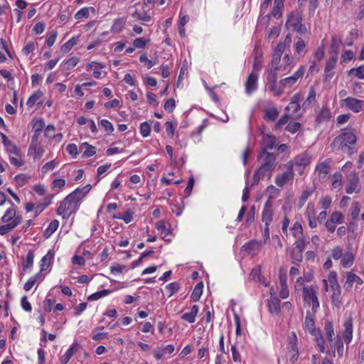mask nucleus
Instances as JSON below:
<instances>
[{
	"label": "nucleus",
	"mask_w": 364,
	"mask_h": 364,
	"mask_svg": "<svg viewBox=\"0 0 364 364\" xmlns=\"http://www.w3.org/2000/svg\"><path fill=\"white\" fill-rule=\"evenodd\" d=\"M276 154L269 153L265 149L260 150L257 156V161L259 162L260 166L253 176V182L251 186H257L260 180L266 176L268 179L271 178L272 172L276 168Z\"/></svg>",
	"instance_id": "obj_1"
},
{
	"label": "nucleus",
	"mask_w": 364,
	"mask_h": 364,
	"mask_svg": "<svg viewBox=\"0 0 364 364\" xmlns=\"http://www.w3.org/2000/svg\"><path fill=\"white\" fill-rule=\"evenodd\" d=\"M357 136L353 132H343L337 136L331 144V147L335 150H341L347 153L350 156L357 151L355 145Z\"/></svg>",
	"instance_id": "obj_2"
},
{
	"label": "nucleus",
	"mask_w": 364,
	"mask_h": 364,
	"mask_svg": "<svg viewBox=\"0 0 364 364\" xmlns=\"http://www.w3.org/2000/svg\"><path fill=\"white\" fill-rule=\"evenodd\" d=\"M285 26L300 35L305 34L307 31L306 26L303 23L301 14L299 11H292L288 15Z\"/></svg>",
	"instance_id": "obj_3"
},
{
	"label": "nucleus",
	"mask_w": 364,
	"mask_h": 364,
	"mask_svg": "<svg viewBox=\"0 0 364 364\" xmlns=\"http://www.w3.org/2000/svg\"><path fill=\"white\" fill-rule=\"evenodd\" d=\"M73 194H69L65 199L60 202L58 208L57 209V214L62 215L63 218H68L70 214L75 211L77 204L73 199Z\"/></svg>",
	"instance_id": "obj_4"
},
{
	"label": "nucleus",
	"mask_w": 364,
	"mask_h": 364,
	"mask_svg": "<svg viewBox=\"0 0 364 364\" xmlns=\"http://www.w3.org/2000/svg\"><path fill=\"white\" fill-rule=\"evenodd\" d=\"M317 287H310L303 288L304 300L306 303L311 304L312 311L315 313L319 307V302L317 298Z\"/></svg>",
	"instance_id": "obj_5"
},
{
	"label": "nucleus",
	"mask_w": 364,
	"mask_h": 364,
	"mask_svg": "<svg viewBox=\"0 0 364 364\" xmlns=\"http://www.w3.org/2000/svg\"><path fill=\"white\" fill-rule=\"evenodd\" d=\"M285 166L287 167V171L282 174L277 175L275 178V183L279 187L284 186L287 181L293 179L294 176L293 163L289 161Z\"/></svg>",
	"instance_id": "obj_6"
},
{
	"label": "nucleus",
	"mask_w": 364,
	"mask_h": 364,
	"mask_svg": "<svg viewBox=\"0 0 364 364\" xmlns=\"http://www.w3.org/2000/svg\"><path fill=\"white\" fill-rule=\"evenodd\" d=\"M348 185L346 188V192L351 194L353 192L358 193L360 191L359 185V177L356 172H351L347 176Z\"/></svg>",
	"instance_id": "obj_7"
},
{
	"label": "nucleus",
	"mask_w": 364,
	"mask_h": 364,
	"mask_svg": "<svg viewBox=\"0 0 364 364\" xmlns=\"http://www.w3.org/2000/svg\"><path fill=\"white\" fill-rule=\"evenodd\" d=\"M272 199L273 196H269L262 213V220L265 225H270L272 221L274 215Z\"/></svg>",
	"instance_id": "obj_8"
},
{
	"label": "nucleus",
	"mask_w": 364,
	"mask_h": 364,
	"mask_svg": "<svg viewBox=\"0 0 364 364\" xmlns=\"http://www.w3.org/2000/svg\"><path fill=\"white\" fill-rule=\"evenodd\" d=\"M304 67L301 66L300 68L291 76L286 77L280 81L282 87H291L296 83L298 79L301 77L304 73Z\"/></svg>",
	"instance_id": "obj_9"
},
{
	"label": "nucleus",
	"mask_w": 364,
	"mask_h": 364,
	"mask_svg": "<svg viewBox=\"0 0 364 364\" xmlns=\"http://www.w3.org/2000/svg\"><path fill=\"white\" fill-rule=\"evenodd\" d=\"M346 106L354 112H360L364 107V101L353 97H347L344 100Z\"/></svg>",
	"instance_id": "obj_10"
},
{
	"label": "nucleus",
	"mask_w": 364,
	"mask_h": 364,
	"mask_svg": "<svg viewBox=\"0 0 364 364\" xmlns=\"http://www.w3.org/2000/svg\"><path fill=\"white\" fill-rule=\"evenodd\" d=\"M353 283H356L357 284H363V279L353 272H347L346 273V281L344 284L343 287L346 291H350L353 285Z\"/></svg>",
	"instance_id": "obj_11"
},
{
	"label": "nucleus",
	"mask_w": 364,
	"mask_h": 364,
	"mask_svg": "<svg viewBox=\"0 0 364 364\" xmlns=\"http://www.w3.org/2000/svg\"><path fill=\"white\" fill-rule=\"evenodd\" d=\"M332 160L326 159L323 162L318 164L316 167V171L318 173L320 178H325L330 172Z\"/></svg>",
	"instance_id": "obj_12"
},
{
	"label": "nucleus",
	"mask_w": 364,
	"mask_h": 364,
	"mask_svg": "<svg viewBox=\"0 0 364 364\" xmlns=\"http://www.w3.org/2000/svg\"><path fill=\"white\" fill-rule=\"evenodd\" d=\"M9 203L11 204V207L6 210L5 214L1 218L4 223L15 220L18 217H21L16 215L17 207L11 200H9Z\"/></svg>",
	"instance_id": "obj_13"
},
{
	"label": "nucleus",
	"mask_w": 364,
	"mask_h": 364,
	"mask_svg": "<svg viewBox=\"0 0 364 364\" xmlns=\"http://www.w3.org/2000/svg\"><path fill=\"white\" fill-rule=\"evenodd\" d=\"M257 74L252 73L247 80L245 83V91L248 95H250L257 88Z\"/></svg>",
	"instance_id": "obj_14"
},
{
	"label": "nucleus",
	"mask_w": 364,
	"mask_h": 364,
	"mask_svg": "<svg viewBox=\"0 0 364 364\" xmlns=\"http://www.w3.org/2000/svg\"><path fill=\"white\" fill-rule=\"evenodd\" d=\"M0 135L2 139V142L6 149V151L16 156H20V150L11 141L8 139L6 134L1 133Z\"/></svg>",
	"instance_id": "obj_15"
},
{
	"label": "nucleus",
	"mask_w": 364,
	"mask_h": 364,
	"mask_svg": "<svg viewBox=\"0 0 364 364\" xmlns=\"http://www.w3.org/2000/svg\"><path fill=\"white\" fill-rule=\"evenodd\" d=\"M284 49V43H278L275 47L271 61L272 65L278 66Z\"/></svg>",
	"instance_id": "obj_16"
},
{
	"label": "nucleus",
	"mask_w": 364,
	"mask_h": 364,
	"mask_svg": "<svg viewBox=\"0 0 364 364\" xmlns=\"http://www.w3.org/2000/svg\"><path fill=\"white\" fill-rule=\"evenodd\" d=\"M331 349L333 350V356H335V350H337V354L339 358L343 355V341L341 336H337L335 341L330 343Z\"/></svg>",
	"instance_id": "obj_17"
},
{
	"label": "nucleus",
	"mask_w": 364,
	"mask_h": 364,
	"mask_svg": "<svg viewBox=\"0 0 364 364\" xmlns=\"http://www.w3.org/2000/svg\"><path fill=\"white\" fill-rule=\"evenodd\" d=\"M276 144V138L275 136L269 134H263L262 140L261 142L262 148L261 149H272L274 147Z\"/></svg>",
	"instance_id": "obj_18"
},
{
	"label": "nucleus",
	"mask_w": 364,
	"mask_h": 364,
	"mask_svg": "<svg viewBox=\"0 0 364 364\" xmlns=\"http://www.w3.org/2000/svg\"><path fill=\"white\" fill-rule=\"evenodd\" d=\"M22 221L21 217H18L15 220H12L11 223L0 225V235H3L10 232L14 228L19 225Z\"/></svg>",
	"instance_id": "obj_19"
},
{
	"label": "nucleus",
	"mask_w": 364,
	"mask_h": 364,
	"mask_svg": "<svg viewBox=\"0 0 364 364\" xmlns=\"http://www.w3.org/2000/svg\"><path fill=\"white\" fill-rule=\"evenodd\" d=\"M311 156L307 154L306 153H303L301 154L298 155L294 160V161H291L293 163V165H296L298 166H308L311 162Z\"/></svg>",
	"instance_id": "obj_20"
},
{
	"label": "nucleus",
	"mask_w": 364,
	"mask_h": 364,
	"mask_svg": "<svg viewBox=\"0 0 364 364\" xmlns=\"http://www.w3.org/2000/svg\"><path fill=\"white\" fill-rule=\"evenodd\" d=\"M344 336L346 341L348 343H350L353 338V319L351 317H349L345 322H344Z\"/></svg>",
	"instance_id": "obj_21"
},
{
	"label": "nucleus",
	"mask_w": 364,
	"mask_h": 364,
	"mask_svg": "<svg viewBox=\"0 0 364 364\" xmlns=\"http://www.w3.org/2000/svg\"><path fill=\"white\" fill-rule=\"evenodd\" d=\"M198 312V306L193 305L191 308V312L185 313L181 316V319L188 321L190 323H193L196 321V317Z\"/></svg>",
	"instance_id": "obj_22"
},
{
	"label": "nucleus",
	"mask_w": 364,
	"mask_h": 364,
	"mask_svg": "<svg viewBox=\"0 0 364 364\" xmlns=\"http://www.w3.org/2000/svg\"><path fill=\"white\" fill-rule=\"evenodd\" d=\"M284 0H274V7L272 11V15L276 18H279L282 16V9L284 8Z\"/></svg>",
	"instance_id": "obj_23"
},
{
	"label": "nucleus",
	"mask_w": 364,
	"mask_h": 364,
	"mask_svg": "<svg viewBox=\"0 0 364 364\" xmlns=\"http://www.w3.org/2000/svg\"><path fill=\"white\" fill-rule=\"evenodd\" d=\"M53 257L54 253L51 250H49L48 253L42 257L41 260V272H43L49 267Z\"/></svg>",
	"instance_id": "obj_24"
},
{
	"label": "nucleus",
	"mask_w": 364,
	"mask_h": 364,
	"mask_svg": "<svg viewBox=\"0 0 364 364\" xmlns=\"http://www.w3.org/2000/svg\"><path fill=\"white\" fill-rule=\"evenodd\" d=\"M269 310L273 314H279L280 313V300L277 297L271 298L268 303Z\"/></svg>",
	"instance_id": "obj_25"
},
{
	"label": "nucleus",
	"mask_w": 364,
	"mask_h": 364,
	"mask_svg": "<svg viewBox=\"0 0 364 364\" xmlns=\"http://www.w3.org/2000/svg\"><path fill=\"white\" fill-rule=\"evenodd\" d=\"M79 345L76 343H74L73 346L66 351L65 355L60 358V364H67L73 354L77 351V347Z\"/></svg>",
	"instance_id": "obj_26"
},
{
	"label": "nucleus",
	"mask_w": 364,
	"mask_h": 364,
	"mask_svg": "<svg viewBox=\"0 0 364 364\" xmlns=\"http://www.w3.org/2000/svg\"><path fill=\"white\" fill-rule=\"evenodd\" d=\"M242 249L249 253L255 254L260 249V243L255 240H252L243 245Z\"/></svg>",
	"instance_id": "obj_27"
},
{
	"label": "nucleus",
	"mask_w": 364,
	"mask_h": 364,
	"mask_svg": "<svg viewBox=\"0 0 364 364\" xmlns=\"http://www.w3.org/2000/svg\"><path fill=\"white\" fill-rule=\"evenodd\" d=\"M279 116V111L276 107H271L265 109L264 119L266 121L274 122Z\"/></svg>",
	"instance_id": "obj_28"
},
{
	"label": "nucleus",
	"mask_w": 364,
	"mask_h": 364,
	"mask_svg": "<svg viewBox=\"0 0 364 364\" xmlns=\"http://www.w3.org/2000/svg\"><path fill=\"white\" fill-rule=\"evenodd\" d=\"M331 117L330 110L327 108H322L316 117L317 124H321L323 122H328Z\"/></svg>",
	"instance_id": "obj_29"
},
{
	"label": "nucleus",
	"mask_w": 364,
	"mask_h": 364,
	"mask_svg": "<svg viewBox=\"0 0 364 364\" xmlns=\"http://www.w3.org/2000/svg\"><path fill=\"white\" fill-rule=\"evenodd\" d=\"M59 226V222L58 220H53L48 227L43 232V236L45 238H49L53 233H54Z\"/></svg>",
	"instance_id": "obj_30"
},
{
	"label": "nucleus",
	"mask_w": 364,
	"mask_h": 364,
	"mask_svg": "<svg viewBox=\"0 0 364 364\" xmlns=\"http://www.w3.org/2000/svg\"><path fill=\"white\" fill-rule=\"evenodd\" d=\"M126 21V17L117 18L111 28V31L114 33H119L122 30Z\"/></svg>",
	"instance_id": "obj_31"
},
{
	"label": "nucleus",
	"mask_w": 364,
	"mask_h": 364,
	"mask_svg": "<svg viewBox=\"0 0 364 364\" xmlns=\"http://www.w3.org/2000/svg\"><path fill=\"white\" fill-rule=\"evenodd\" d=\"M279 282L281 284L280 296L282 299H286L289 296V290L287 285V277L286 276L279 275Z\"/></svg>",
	"instance_id": "obj_32"
},
{
	"label": "nucleus",
	"mask_w": 364,
	"mask_h": 364,
	"mask_svg": "<svg viewBox=\"0 0 364 364\" xmlns=\"http://www.w3.org/2000/svg\"><path fill=\"white\" fill-rule=\"evenodd\" d=\"M53 198V195L48 196L44 198V202L43 203L38 204L36 206V213L35 216L36 217L39 213H41L44 208H46L47 206H48L51 200Z\"/></svg>",
	"instance_id": "obj_33"
},
{
	"label": "nucleus",
	"mask_w": 364,
	"mask_h": 364,
	"mask_svg": "<svg viewBox=\"0 0 364 364\" xmlns=\"http://www.w3.org/2000/svg\"><path fill=\"white\" fill-rule=\"evenodd\" d=\"M78 36L77 37H73L70 38L68 41L65 43L63 45L60 47V50L63 53H66L69 52L71 48L77 43Z\"/></svg>",
	"instance_id": "obj_34"
},
{
	"label": "nucleus",
	"mask_w": 364,
	"mask_h": 364,
	"mask_svg": "<svg viewBox=\"0 0 364 364\" xmlns=\"http://www.w3.org/2000/svg\"><path fill=\"white\" fill-rule=\"evenodd\" d=\"M203 284L202 282H198L196 285V287L191 294V298L193 299V300L194 301H198L200 299L201 294L203 293Z\"/></svg>",
	"instance_id": "obj_35"
},
{
	"label": "nucleus",
	"mask_w": 364,
	"mask_h": 364,
	"mask_svg": "<svg viewBox=\"0 0 364 364\" xmlns=\"http://www.w3.org/2000/svg\"><path fill=\"white\" fill-rule=\"evenodd\" d=\"M301 106L299 104L289 103L285 108V112H289L290 109L293 110L292 118L297 119L301 116V114L298 113L300 110Z\"/></svg>",
	"instance_id": "obj_36"
},
{
	"label": "nucleus",
	"mask_w": 364,
	"mask_h": 364,
	"mask_svg": "<svg viewBox=\"0 0 364 364\" xmlns=\"http://www.w3.org/2000/svg\"><path fill=\"white\" fill-rule=\"evenodd\" d=\"M304 324L306 328L309 330L311 333L313 334L315 332L314 320L309 312L306 314Z\"/></svg>",
	"instance_id": "obj_37"
},
{
	"label": "nucleus",
	"mask_w": 364,
	"mask_h": 364,
	"mask_svg": "<svg viewBox=\"0 0 364 364\" xmlns=\"http://www.w3.org/2000/svg\"><path fill=\"white\" fill-rule=\"evenodd\" d=\"M316 100V92L313 87H311L307 99L304 101L302 105V108L306 110L309 108L311 104Z\"/></svg>",
	"instance_id": "obj_38"
},
{
	"label": "nucleus",
	"mask_w": 364,
	"mask_h": 364,
	"mask_svg": "<svg viewBox=\"0 0 364 364\" xmlns=\"http://www.w3.org/2000/svg\"><path fill=\"white\" fill-rule=\"evenodd\" d=\"M28 153L33 155L34 159L40 158L43 154V149L38 144H31Z\"/></svg>",
	"instance_id": "obj_39"
},
{
	"label": "nucleus",
	"mask_w": 364,
	"mask_h": 364,
	"mask_svg": "<svg viewBox=\"0 0 364 364\" xmlns=\"http://www.w3.org/2000/svg\"><path fill=\"white\" fill-rule=\"evenodd\" d=\"M341 44V38H338L336 36H332L331 49V51L333 53V55L338 56V50H339Z\"/></svg>",
	"instance_id": "obj_40"
},
{
	"label": "nucleus",
	"mask_w": 364,
	"mask_h": 364,
	"mask_svg": "<svg viewBox=\"0 0 364 364\" xmlns=\"http://www.w3.org/2000/svg\"><path fill=\"white\" fill-rule=\"evenodd\" d=\"M291 230L292 234L295 238L304 237L303 228H302L301 224L299 222H296L293 225Z\"/></svg>",
	"instance_id": "obj_41"
},
{
	"label": "nucleus",
	"mask_w": 364,
	"mask_h": 364,
	"mask_svg": "<svg viewBox=\"0 0 364 364\" xmlns=\"http://www.w3.org/2000/svg\"><path fill=\"white\" fill-rule=\"evenodd\" d=\"M353 260L354 256L353 253L351 252H348L344 255L341 260V264L344 267H349L353 264Z\"/></svg>",
	"instance_id": "obj_42"
},
{
	"label": "nucleus",
	"mask_w": 364,
	"mask_h": 364,
	"mask_svg": "<svg viewBox=\"0 0 364 364\" xmlns=\"http://www.w3.org/2000/svg\"><path fill=\"white\" fill-rule=\"evenodd\" d=\"M110 292L111 291L109 289H103V290L97 291V292L91 294L90 296H89L87 297V300L90 301L97 300L103 296H107L108 294H109Z\"/></svg>",
	"instance_id": "obj_43"
},
{
	"label": "nucleus",
	"mask_w": 364,
	"mask_h": 364,
	"mask_svg": "<svg viewBox=\"0 0 364 364\" xmlns=\"http://www.w3.org/2000/svg\"><path fill=\"white\" fill-rule=\"evenodd\" d=\"M290 256L293 264H299L303 259V252L293 249L290 253Z\"/></svg>",
	"instance_id": "obj_44"
},
{
	"label": "nucleus",
	"mask_w": 364,
	"mask_h": 364,
	"mask_svg": "<svg viewBox=\"0 0 364 364\" xmlns=\"http://www.w3.org/2000/svg\"><path fill=\"white\" fill-rule=\"evenodd\" d=\"M342 174L340 172H336L332 176V187L333 188H340L342 185Z\"/></svg>",
	"instance_id": "obj_45"
},
{
	"label": "nucleus",
	"mask_w": 364,
	"mask_h": 364,
	"mask_svg": "<svg viewBox=\"0 0 364 364\" xmlns=\"http://www.w3.org/2000/svg\"><path fill=\"white\" fill-rule=\"evenodd\" d=\"M325 330L326 332L327 339L330 343H332V341H333V336H334V330L331 322L327 321L325 323Z\"/></svg>",
	"instance_id": "obj_46"
},
{
	"label": "nucleus",
	"mask_w": 364,
	"mask_h": 364,
	"mask_svg": "<svg viewBox=\"0 0 364 364\" xmlns=\"http://www.w3.org/2000/svg\"><path fill=\"white\" fill-rule=\"evenodd\" d=\"M338 56L332 55L326 63L325 65V71H331L333 70L336 62H337Z\"/></svg>",
	"instance_id": "obj_47"
},
{
	"label": "nucleus",
	"mask_w": 364,
	"mask_h": 364,
	"mask_svg": "<svg viewBox=\"0 0 364 364\" xmlns=\"http://www.w3.org/2000/svg\"><path fill=\"white\" fill-rule=\"evenodd\" d=\"M330 220L334 223L341 224L343 222L344 217L341 213L338 211H334L331 214Z\"/></svg>",
	"instance_id": "obj_48"
},
{
	"label": "nucleus",
	"mask_w": 364,
	"mask_h": 364,
	"mask_svg": "<svg viewBox=\"0 0 364 364\" xmlns=\"http://www.w3.org/2000/svg\"><path fill=\"white\" fill-rule=\"evenodd\" d=\"M250 278L252 280L258 279L259 281H262L260 266H256L252 269Z\"/></svg>",
	"instance_id": "obj_49"
},
{
	"label": "nucleus",
	"mask_w": 364,
	"mask_h": 364,
	"mask_svg": "<svg viewBox=\"0 0 364 364\" xmlns=\"http://www.w3.org/2000/svg\"><path fill=\"white\" fill-rule=\"evenodd\" d=\"M269 88L274 92L275 96H280L283 93V90L277 87V82H274V80H269Z\"/></svg>",
	"instance_id": "obj_50"
},
{
	"label": "nucleus",
	"mask_w": 364,
	"mask_h": 364,
	"mask_svg": "<svg viewBox=\"0 0 364 364\" xmlns=\"http://www.w3.org/2000/svg\"><path fill=\"white\" fill-rule=\"evenodd\" d=\"M289 118H290V116H289L288 112H286L285 114L276 123L275 129H281L283 125L286 124L288 122Z\"/></svg>",
	"instance_id": "obj_51"
},
{
	"label": "nucleus",
	"mask_w": 364,
	"mask_h": 364,
	"mask_svg": "<svg viewBox=\"0 0 364 364\" xmlns=\"http://www.w3.org/2000/svg\"><path fill=\"white\" fill-rule=\"evenodd\" d=\"M151 127L147 122H144L140 125V134L143 137H146L150 134Z\"/></svg>",
	"instance_id": "obj_52"
},
{
	"label": "nucleus",
	"mask_w": 364,
	"mask_h": 364,
	"mask_svg": "<svg viewBox=\"0 0 364 364\" xmlns=\"http://www.w3.org/2000/svg\"><path fill=\"white\" fill-rule=\"evenodd\" d=\"M132 16L138 19L139 21H149L150 19H151V16L147 14L146 13H140V12H138V11H134Z\"/></svg>",
	"instance_id": "obj_53"
},
{
	"label": "nucleus",
	"mask_w": 364,
	"mask_h": 364,
	"mask_svg": "<svg viewBox=\"0 0 364 364\" xmlns=\"http://www.w3.org/2000/svg\"><path fill=\"white\" fill-rule=\"evenodd\" d=\"M308 242H309L305 241L304 237L296 238V241L294 243L295 247L294 249L301 252H304L306 243Z\"/></svg>",
	"instance_id": "obj_54"
},
{
	"label": "nucleus",
	"mask_w": 364,
	"mask_h": 364,
	"mask_svg": "<svg viewBox=\"0 0 364 364\" xmlns=\"http://www.w3.org/2000/svg\"><path fill=\"white\" fill-rule=\"evenodd\" d=\"M42 92L41 91H37L34 92L28 100L27 105L28 107H32L38 100L42 96Z\"/></svg>",
	"instance_id": "obj_55"
},
{
	"label": "nucleus",
	"mask_w": 364,
	"mask_h": 364,
	"mask_svg": "<svg viewBox=\"0 0 364 364\" xmlns=\"http://www.w3.org/2000/svg\"><path fill=\"white\" fill-rule=\"evenodd\" d=\"M301 128V124L299 122H289L286 127V130L290 133H296Z\"/></svg>",
	"instance_id": "obj_56"
},
{
	"label": "nucleus",
	"mask_w": 364,
	"mask_h": 364,
	"mask_svg": "<svg viewBox=\"0 0 364 364\" xmlns=\"http://www.w3.org/2000/svg\"><path fill=\"white\" fill-rule=\"evenodd\" d=\"M350 73L355 75L359 79H364V65H360L357 68H353Z\"/></svg>",
	"instance_id": "obj_57"
},
{
	"label": "nucleus",
	"mask_w": 364,
	"mask_h": 364,
	"mask_svg": "<svg viewBox=\"0 0 364 364\" xmlns=\"http://www.w3.org/2000/svg\"><path fill=\"white\" fill-rule=\"evenodd\" d=\"M45 123L43 119L36 120L33 124V130L36 132H42Z\"/></svg>",
	"instance_id": "obj_58"
},
{
	"label": "nucleus",
	"mask_w": 364,
	"mask_h": 364,
	"mask_svg": "<svg viewBox=\"0 0 364 364\" xmlns=\"http://www.w3.org/2000/svg\"><path fill=\"white\" fill-rule=\"evenodd\" d=\"M289 342L288 350L295 349L297 348V337L295 332H291V335L289 337Z\"/></svg>",
	"instance_id": "obj_59"
},
{
	"label": "nucleus",
	"mask_w": 364,
	"mask_h": 364,
	"mask_svg": "<svg viewBox=\"0 0 364 364\" xmlns=\"http://www.w3.org/2000/svg\"><path fill=\"white\" fill-rule=\"evenodd\" d=\"M114 218L123 220L126 223H129L133 219L132 212L128 210L123 213L122 216H114Z\"/></svg>",
	"instance_id": "obj_60"
},
{
	"label": "nucleus",
	"mask_w": 364,
	"mask_h": 364,
	"mask_svg": "<svg viewBox=\"0 0 364 364\" xmlns=\"http://www.w3.org/2000/svg\"><path fill=\"white\" fill-rule=\"evenodd\" d=\"M148 41L144 38H136L133 41V46L135 48H145Z\"/></svg>",
	"instance_id": "obj_61"
},
{
	"label": "nucleus",
	"mask_w": 364,
	"mask_h": 364,
	"mask_svg": "<svg viewBox=\"0 0 364 364\" xmlns=\"http://www.w3.org/2000/svg\"><path fill=\"white\" fill-rule=\"evenodd\" d=\"M313 193V189L311 188H306V190H304L302 193H301V196L300 197V203H301V206L303 205L304 204V203L306 201V200L308 199V198Z\"/></svg>",
	"instance_id": "obj_62"
},
{
	"label": "nucleus",
	"mask_w": 364,
	"mask_h": 364,
	"mask_svg": "<svg viewBox=\"0 0 364 364\" xmlns=\"http://www.w3.org/2000/svg\"><path fill=\"white\" fill-rule=\"evenodd\" d=\"M89 16V9L87 7H84L81 9L80 11H78L75 14V18L76 19H80L82 18H88Z\"/></svg>",
	"instance_id": "obj_63"
},
{
	"label": "nucleus",
	"mask_w": 364,
	"mask_h": 364,
	"mask_svg": "<svg viewBox=\"0 0 364 364\" xmlns=\"http://www.w3.org/2000/svg\"><path fill=\"white\" fill-rule=\"evenodd\" d=\"M175 107L176 102L175 100L173 98L167 100L164 105V109L167 110L168 112H172Z\"/></svg>",
	"instance_id": "obj_64"
}]
</instances>
